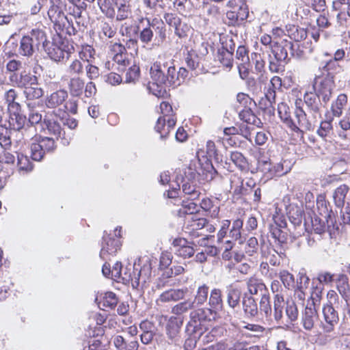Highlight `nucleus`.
Instances as JSON below:
<instances>
[{"label": "nucleus", "mask_w": 350, "mask_h": 350, "mask_svg": "<svg viewBox=\"0 0 350 350\" xmlns=\"http://www.w3.org/2000/svg\"><path fill=\"white\" fill-rule=\"evenodd\" d=\"M215 315L208 308H198L193 310L189 314V321L187 325V331L194 334V338L200 337L202 334V323L211 321Z\"/></svg>", "instance_id": "obj_8"}, {"label": "nucleus", "mask_w": 350, "mask_h": 350, "mask_svg": "<svg viewBox=\"0 0 350 350\" xmlns=\"http://www.w3.org/2000/svg\"><path fill=\"white\" fill-rule=\"evenodd\" d=\"M188 291H189L187 287L182 288H170L167 290L160 295L156 301L157 304L158 306H161L162 304L164 303L178 301L183 299Z\"/></svg>", "instance_id": "obj_21"}, {"label": "nucleus", "mask_w": 350, "mask_h": 350, "mask_svg": "<svg viewBox=\"0 0 350 350\" xmlns=\"http://www.w3.org/2000/svg\"><path fill=\"white\" fill-rule=\"evenodd\" d=\"M31 157L34 161H41L44 157L45 152L42 146L38 142H32L30 146Z\"/></svg>", "instance_id": "obj_57"}, {"label": "nucleus", "mask_w": 350, "mask_h": 350, "mask_svg": "<svg viewBox=\"0 0 350 350\" xmlns=\"http://www.w3.org/2000/svg\"><path fill=\"white\" fill-rule=\"evenodd\" d=\"M165 23L174 29V31L183 23L181 19L174 14L166 13L164 15Z\"/></svg>", "instance_id": "obj_64"}, {"label": "nucleus", "mask_w": 350, "mask_h": 350, "mask_svg": "<svg viewBox=\"0 0 350 350\" xmlns=\"http://www.w3.org/2000/svg\"><path fill=\"white\" fill-rule=\"evenodd\" d=\"M293 42L286 39L273 42L269 47L270 53L268 55L269 70L273 73L284 71L285 66L290 62L289 50Z\"/></svg>", "instance_id": "obj_2"}, {"label": "nucleus", "mask_w": 350, "mask_h": 350, "mask_svg": "<svg viewBox=\"0 0 350 350\" xmlns=\"http://www.w3.org/2000/svg\"><path fill=\"white\" fill-rule=\"evenodd\" d=\"M118 303V299L116 294L113 292H107L102 297V300L99 302V307H103V310L113 309Z\"/></svg>", "instance_id": "obj_38"}, {"label": "nucleus", "mask_w": 350, "mask_h": 350, "mask_svg": "<svg viewBox=\"0 0 350 350\" xmlns=\"http://www.w3.org/2000/svg\"><path fill=\"white\" fill-rule=\"evenodd\" d=\"M338 126L341 131L338 132L339 137L342 139H346L347 135L345 131L350 130V113L346 114L339 122Z\"/></svg>", "instance_id": "obj_63"}, {"label": "nucleus", "mask_w": 350, "mask_h": 350, "mask_svg": "<svg viewBox=\"0 0 350 350\" xmlns=\"http://www.w3.org/2000/svg\"><path fill=\"white\" fill-rule=\"evenodd\" d=\"M51 7L48 10V16L51 21L53 23V27L57 33L59 35L64 31L66 24L70 25L69 18L65 16L61 7L60 0H50Z\"/></svg>", "instance_id": "obj_10"}, {"label": "nucleus", "mask_w": 350, "mask_h": 350, "mask_svg": "<svg viewBox=\"0 0 350 350\" xmlns=\"http://www.w3.org/2000/svg\"><path fill=\"white\" fill-rule=\"evenodd\" d=\"M183 325V321L177 317H171L167 321L165 331L169 343H176L179 338V332Z\"/></svg>", "instance_id": "obj_23"}, {"label": "nucleus", "mask_w": 350, "mask_h": 350, "mask_svg": "<svg viewBox=\"0 0 350 350\" xmlns=\"http://www.w3.org/2000/svg\"><path fill=\"white\" fill-rule=\"evenodd\" d=\"M140 70L139 66L133 65L129 68L126 72L125 82L126 83H135L139 77Z\"/></svg>", "instance_id": "obj_61"}, {"label": "nucleus", "mask_w": 350, "mask_h": 350, "mask_svg": "<svg viewBox=\"0 0 350 350\" xmlns=\"http://www.w3.org/2000/svg\"><path fill=\"white\" fill-rule=\"evenodd\" d=\"M243 222L241 219H237L234 220L232 223V228L230 230V237L234 239H239V243H241V229L243 228Z\"/></svg>", "instance_id": "obj_56"}, {"label": "nucleus", "mask_w": 350, "mask_h": 350, "mask_svg": "<svg viewBox=\"0 0 350 350\" xmlns=\"http://www.w3.org/2000/svg\"><path fill=\"white\" fill-rule=\"evenodd\" d=\"M317 204L322 217L314 216L311 218L312 230L318 234H322L327 231L332 237L335 231L339 229L333 213L327 209L325 200H317Z\"/></svg>", "instance_id": "obj_3"}, {"label": "nucleus", "mask_w": 350, "mask_h": 350, "mask_svg": "<svg viewBox=\"0 0 350 350\" xmlns=\"http://www.w3.org/2000/svg\"><path fill=\"white\" fill-rule=\"evenodd\" d=\"M23 94L27 100H33L41 98L44 94V90L40 86L38 81H36V85L29 86L23 90Z\"/></svg>", "instance_id": "obj_41"}, {"label": "nucleus", "mask_w": 350, "mask_h": 350, "mask_svg": "<svg viewBox=\"0 0 350 350\" xmlns=\"http://www.w3.org/2000/svg\"><path fill=\"white\" fill-rule=\"evenodd\" d=\"M243 330L247 337L260 338L264 336L266 329L258 324L247 323L243 327Z\"/></svg>", "instance_id": "obj_33"}, {"label": "nucleus", "mask_w": 350, "mask_h": 350, "mask_svg": "<svg viewBox=\"0 0 350 350\" xmlns=\"http://www.w3.org/2000/svg\"><path fill=\"white\" fill-rule=\"evenodd\" d=\"M55 137H44L38 140V143L42 146L45 153L52 152L55 150Z\"/></svg>", "instance_id": "obj_58"}, {"label": "nucleus", "mask_w": 350, "mask_h": 350, "mask_svg": "<svg viewBox=\"0 0 350 350\" xmlns=\"http://www.w3.org/2000/svg\"><path fill=\"white\" fill-rule=\"evenodd\" d=\"M233 55L224 46L218 51V60L225 67L230 69L233 65Z\"/></svg>", "instance_id": "obj_45"}, {"label": "nucleus", "mask_w": 350, "mask_h": 350, "mask_svg": "<svg viewBox=\"0 0 350 350\" xmlns=\"http://www.w3.org/2000/svg\"><path fill=\"white\" fill-rule=\"evenodd\" d=\"M304 102L301 98L295 100V109L294 115L298 125L302 129V133L307 131H310L312 129V120L310 117L308 116V114L303 109V105Z\"/></svg>", "instance_id": "obj_17"}, {"label": "nucleus", "mask_w": 350, "mask_h": 350, "mask_svg": "<svg viewBox=\"0 0 350 350\" xmlns=\"http://www.w3.org/2000/svg\"><path fill=\"white\" fill-rule=\"evenodd\" d=\"M67 98V91L65 90H59L46 96L45 105L46 107L49 109H55L64 104Z\"/></svg>", "instance_id": "obj_26"}, {"label": "nucleus", "mask_w": 350, "mask_h": 350, "mask_svg": "<svg viewBox=\"0 0 350 350\" xmlns=\"http://www.w3.org/2000/svg\"><path fill=\"white\" fill-rule=\"evenodd\" d=\"M279 278L284 287L287 289H292L295 287V278L293 274L286 270H282L279 273Z\"/></svg>", "instance_id": "obj_55"}, {"label": "nucleus", "mask_w": 350, "mask_h": 350, "mask_svg": "<svg viewBox=\"0 0 350 350\" xmlns=\"http://www.w3.org/2000/svg\"><path fill=\"white\" fill-rule=\"evenodd\" d=\"M304 102L310 114V120H316L317 116L321 114L323 108L326 105L322 102V98L314 92H306L304 95Z\"/></svg>", "instance_id": "obj_12"}, {"label": "nucleus", "mask_w": 350, "mask_h": 350, "mask_svg": "<svg viewBox=\"0 0 350 350\" xmlns=\"http://www.w3.org/2000/svg\"><path fill=\"white\" fill-rule=\"evenodd\" d=\"M59 121V117H57L55 113H48L44 118L42 129L46 133L58 139L63 132Z\"/></svg>", "instance_id": "obj_14"}, {"label": "nucleus", "mask_w": 350, "mask_h": 350, "mask_svg": "<svg viewBox=\"0 0 350 350\" xmlns=\"http://www.w3.org/2000/svg\"><path fill=\"white\" fill-rule=\"evenodd\" d=\"M150 74L151 79L158 86H174L176 68L171 60L160 58L150 67Z\"/></svg>", "instance_id": "obj_4"}, {"label": "nucleus", "mask_w": 350, "mask_h": 350, "mask_svg": "<svg viewBox=\"0 0 350 350\" xmlns=\"http://www.w3.org/2000/svg\"><path fill=\"white\" fill-rule=\"evenodd\" d=\"M9 81L14 87L25 90L27 87L36 84L38 81L37 76L23 70L19 74H13L9 76Z\"/></svg>", "instance_id": "obj_15"}, {"label": "nucleus", "mask_w": 350, "mask_h": 350, "mask_svg": "<svg viewBox=\"0 0 350 350\" xmlns=\"http://www.w3.org/2000/svg\"><path fill=\"white\" fill-rule=\"evenodd\" d=\"M17 158V165L19 170H31L32 167L29 158L21 153L15 152Z\"/></svg>", "instance_id": "obj_62"}, {"label": "nucleus", "mask_w": 350, "mask_h": 350, "mask_svg": "<svg viewBox=\"0 0 350 350\" xmlns=\"http://www.w3.org/2000/svg\"><path fill=\"white\" fill-rule=\"evenodd\" d=\"M323 321L321 322V328L324 333L330 334L335 329L339 322L338 313L334 306L325 305L323 308Z\"/></svg>", "instance_id": "obj_11"}, {"label": "nucleus", "mask_w": 350, "mask_h": 350, "mask_svg": "<svg viewBox=\"0 0 350 350\" xmlns=\"http://www.w3.org/2000/svg\"><path fill=\"white\" fill-rule=\"evenodd\" d=\"M85 66L79 59L72 60L67 68L66 72L70 77H81L83 74Z\"/></svg>", "instance_id": "obj_47"}, {"label": "nucleus", "mask_w": 350, "mask_h": 350, "mask_svg": "<svg viewBox=\"0 0 350 350\" xmlns=\"http://www.w3.org/2000/svg\"><path fill=\"white\" fill-rule=\"evenodd\" d=\"M118 8L116 20L123 21L127 18L130 14L129 5L126 0H114Z\"/></svg>", "instance_id": "obj_43"}, {"label": "nucleus", "mask_w": 350, "mask_h": 350, "mask_svg": "<svg viewBox=\"0 0 350 350\" xmlns=\"http://www.w3.org/2000/svg\"><path fill=\"white\" fill-rule=\"evenodd\" d=\"M94 54V50L90 46L85 47L81 52L79 53V57L85 64V69L86 71L87 77L90 80H94L99 77L100 70L99 68L92 64L89 58H92Z\"/></svg>", "instance_id": "obj_16"}, {"label": "nucleus", "mask_w": 350, "mask_h": 350, "mask_svg": "<svg viewBox=\"0 0 350 350\" xmlns=\"http://www.w3.org/2000/svg\"><path fill=\"white\" fill-rule=\"evenodd\" d=\"M113 67L117 66L116 68L119 71L124 70L126 66L129 64L127 54L113 55Z\"/></svg>", "instance_id": "obj_59"}, {"label": "nucleus", "mask_w": 350, "mask_h": 350, "mask_svg": "<svg viewBox=\"0 0 350 350\" xmlns=\"http://www.w3.org/2000/svg\"><path fill=\"white\" fill-rule=\"evenodd\" d=\"M194 302L191 299L181 301L172 308V313L180 316L194 308Z\"/></svg>", "instance_id": "obj_46"}, {"label": "nucleus", "mask_w": 350, "mask_h": 350, "mask_svg": "<svg viewBox=\"0 0 350 350\" xmlns=\"http://www.w3.org/2000/svg\"><path fill=\"white\" fill-rule=\"evenodd\" d=\"M335 88V80L317 75L312 82V90L320 98L322 102L327 105L332 97Z\"/></svg>", "instance_id": "obj_9"}, {"label": "nucleus", "mask_w": 350, "mask_h": 350, "mask_svg": "<svg viewBox=\"0 0 350 350\" xmlns=\"http://www.w3.org/2000/svg\"><path fill=\"white\" fill-rule=\"evenodd\" d=\"M103 243L100 252V256L103 259L107 258V255H114L120 248V243L118 239L111 238L109 236L104 235Z\"/></svg>", "instance_id": "obj_24"}, {"label": "nucleus", "mask_w": 350, "mask_h": 350, "mask_svg": "<svg viewBox=\"0 0 350 350\" xmlns=\"http://www.w3.org/2000/svg\"><path fill=\"white\" fill-rule=\"evenodd\" d=\"M11 146V130L3 124L0 127V148H10Z\"/></svg>", "instance_id": "obj_48"}, {"label": "nucleus", "mask_w": 350, "mask_h": 350, "mask_svg": "<svg viewBox=\"0 0 350 350\" xmlns=\"http://www.w3.org/2000/svg\"><path fill=\"white\" fill-rule=\"evenodd\" d=\"M209 291V287L203 284L198 287L196 294L195 295L194 299L191 301L194 302V305L202 306L203 305L208 299V295Z\"/></svg>", "instance_id": "obj_44"}, {"label": "nucleus", "mask_w": 350, "mask_h": 350, "mask_svg": "<svg viewBox=\"0 0 350 350\" xmlns=\"http://www.w3.org/2000/svg\"><path fill=\"white\" fill-rule=\"evenodd\" d=\"M74 20L75 23L72 18L69 19L70 25H68V27H66V33L70 36L75 35L78 31H83L86 27L87 21L83 15L75 18Z\"/></svg>", "instance_id": "obj_34"}, {"label": "nucleus", "mask_w": 350, "mask_h": 350, "mask_svg": "<svg viewBox=\"0 0 350 350\" xmlns=\"http://www.w3.org/2000/svg\"><path fill=\"white\" fill-rule=\"evenodd\" d=\"M198 172L196 168L195 163H190L184 168L183 174H180V177H177V185L180 188L179 180L193 181L198 176Z\"/></svg>", "instance_id": "obj_42"}, {"label": "nucleus", "mask_w": 350, "mask_h": 350, "mask_svg": "<svg viewBox=\"0 0 350 350\" xmlns=\"http://www.w3.org/2000/svg\"><path fill=\"white\" fill-rule=\"evenodd\" d=\"M230 160L241 172H247L249 170V163L243 154L238 151L231 152Z\"/></svg>", "instance_id": "obj_35"}, {"label": "nucleus", "mask_w": 350, "mask_h": 350, "mask_svg": "<svg viewBox=\"0 0 350 350\" xmlns=\"http://www.w3.org/2000/svg\"><path fill=\"white\" fill-rule=\"evenodd\" d=\"M337 288L342 297L347 302V299L349 297V286L346 275L341 274L338 276Z\"/></svg>", "instance_id": "obj_50"}, {"label": "nucleus", "mask_w": 350, "mask_h": 350, "mask_svg": "<svg viewBox=\"0 0 350 350\" xmlns=\"http://www.w3.org/2000/svg\"><path fill=\"white\" fill-rule=\"evenodd\" d=\"M266 260L272 266H279L281 262V255L273 248H268L263 253Z\"/></svg>", "instance_id": "obj_51"}, {"label": "nucleus", "mask_w": 350, "mask_h": 350, "mask_svg": "<svg viewBox=\"0 0 350 350\" xmlns=\"http://www.w3.org/2000/svg\"><path fill=\"white\" fill-rule=\"evenodd\" d=\"M349 187L347 185H341L337 187L333 194L334 203L338 208H342L349 201Z\"/></svg>", "instance_id": "obj_30"}, {"label": "nucleus", "mask_w": 350, "mask_h": 350, "mask_svg": "<svg viewBox=\"0 0 350 350\" xmlns=\"http://www.w3.org/2000/svg\"><path fill=\"white\" fill-rule=\"evenodd\" d=\"M98 6L101 12L106 15L107 17L113 18L116 12L114 8L111 6L109 0H96Z\"/></svg>", "instance_id": "obj_54"}, {"label": "nucleus", "mask_w": 350, "mask_h": 350, "mask_svg": "<svg viewBox=\"0 0 350 350\" xmlns=\"http://www.w3.org/2000/svg\"><path fill=\"white\" fill-rule=\"evenodd\" d=\"M282 286L278 280H273L271 282V289L276 294L273 297V317L278 323H283V310L284 307V299L282 295L279 293Z\"/></svg>", "instance_id": "obj_13"}, {"label": "nucleus", "mask_w": 350, "mask_h": 350, "mask_svg": "<svg viewBox=\"0 0 350 350\" xmlns=\"http://www.w3.org/2000/svg\"><path fill=\"white\" fill-rule=\"evenodd\" d=\"M28 124L26 116L21 113L10 115V126L16 131H20Z\"/></svg>", "instance_id": "obj_39"}, {"label": "nucleus", "mask_w": 350, "mask_h": 350, "mask_svg": "<svg viewBox=\"0 0 350 350\" xmlns=\"http://www.w3.org/2000/svg\"><path fill=\"white\" fill-rule=\"evenodd\" d=\"M122 264L116 262L111 269V278L113 280L122 279L131 283L133 288H137L140 284L143 286L151 275V267L149 263L137 267L135 264L133 268L126 267L124 273L122 272Z\"/></svg>", "instance_id": "obj_1"}, {"label": "nucleus", "mask_w": 350, "mask_h": 350, "mask_svg": "<svg viewBox=\"0 0 350 350\" xmlns=\"http://www.w3.org/2000/svg\"><path fill=\"white\" fill-rule=\"evenodd\" d=\"M347 96L345 94H340L337 98L332 103L331 111L335 117H340L343 112V108L347 103Z\"/></svg>", "instance_id": "obj_37"}, {"label": "nucleus", "mask_w": 350, "mask_h": 350, "mask_svg": "<svg viewBox=\"0 0 350 350\" xmlns=\"http://www.w3.org/2000/svg\"><path fill=\"white\" fill-rule=\"evenodd\" d=\"M85 81L81 77H70L68 88L72 96H80L83 92Z\"/></svg>", "instance_id": "obj_31"}, {"label": "nucleus", "mask_w": 350, "mask_h": 350, "mask_svg": "<svg viewBox=\"0 0 350 350\" xmlns=\"http://www.w3.org/2000/svg\"><path fill=\"white\" fill-rule=\"evenodd\" d=\"M284 305H286V315L289 321L293 322L297 320L298 309L295 303L293 300H287L286 302L284 301Z\"/></svg>", "instance_id": "obj_52"}, {"label": "nucleus", "mask_w": 350, "mask_h": 350, "mask_svg": "<svg viewBox=\"0 0 350 350\" xmlns=\"http://www.w3.org/2000/svg\"><path fill=\"white\" fill-rule=\"evenodd\" d=\"M319 69L321 70L320 75L334 80H335L336 75L342 70V66H340L338 62L331 59L327 61Z\"/></svg>", "instance_id": "obj_29"}, {"label": "nucleus", "mask_w": 350, "mask_h": 350, "mask_svg": "<svg viewBox=\"0 0 350 350\" xmlns=\"http://www.w3.org/2000/svg\"><path fill=\"white\" fill-rule=\"evenodd\" d=\"M247 288L250 295H257L262 297L269 294L268 289L263 282L254 277L249 278L246 282Z\"/></svg>", "instance_id": "obj_25"}, {"label": "nucleus", "mask_w": 350, "mask_h": 350, "mask_svg": "<svg viewBox=\"0 0 350 350\" xmlns=\"http://www.w3.org/2000/svg\"><path fill=\"white\" fill-rule=\"evenodd\" d=\"M183 191L185 195L188 196V198L191 200L198 199L200 195V191L197 189L196 185H193V181H184L181 180Z\"/></svg>", "instance_id": "obj_40"}, {"label": "nucleus", "mask_w": 350, "mask_h": 350, "mask_svg": "<svg viewBox=\"0 0 350 350\" xmlns=\"http://www.w3.org/2000/svg\"><path fill=\"white\" fill-rule=\"evenodd\" d=\"M278 112L281 120L289 128L291 131L300 133L303 135L302 129L298 125V122L293 121L291 116V111L289 107L286 103L281 102L278 105Z\"/></svg>", "instance_id": "obj_20"}, {"label": "nucleus", "mask_w": 350, "mask_h": 350, "mask_svg": "<svg viewBox=\"0 0 350 350\" xmlns=\"http://www.w3.org/2000/svg\"><path fill=\"white\" fill-rule=\"evenodd\" d=\"M46 34L40 29H33L27 35L23 36L20 40L18 53L27 58L31 57L39 51L40 48H44Z\"/></svg>", "instance_id": "obj_5"}, {"label": "nucleus", "mask_w": 350, "mask_h": 350, "mask_svg": "<svg viewBox=\"0 0 350 350\" xmlns=\"http://www.w3.org/2000/svg\"><path fill=\"white\" fill-rule=\"evenodd\" d=\"M271 237L279 243H284L287 240V233L280 228L277 225L272 226L271 228Z\"/></svg>", "instance_id": "obj_60"}, {"label": "nucleus", "mask_w": 350, "mask_h": 350, "mask_svg": "<svg viewBox=\"0 0 350 350\" xmlns=\"http://www.w3.org/2000/svg\"><path fill=\"white\" fill-rule=\"evenodd\" d=\"M44 45V51L49 58L55 62H66L74 52V47L69 44L68 41L62 40L60 37L57 40L53 39L52 42L46 38Z\"/></svg>", "instance_id": "obj_6"}, {"label": "nucleus", "mask_w": 350, "mask_h": 350, "mask_svg": "<svg viewBox=\"0 0 350 350\" xmlns=\"http://www.w3.org/2000/svg\"><path fill=\"white\" fill-rule=\"evenodd\" d=\"M241 296V289L233 285H230L227 288V303L231 308H235L239 305Z\"/></svg>", "instance_id": "obj_32"}, {"label": "nucleus", "mask_w": 350, "mask_h": 350, "mask_svg": "<svg viewBox=\"0 0 350 350\" xmlns=\"http://www.w3.org/2000/svg\"><path fill=\"white\" fill-rule=\"evenodd\" d=\"M138 29L142 27L139 33L140 41L144 44H148L151 42L154 33L153 29L158 30L160 38L163 40L165 38V28L162 21L158 18H153L151 21L148 18H142L139 20Z\"/></svg>", "instance_id": "obj_7"}, {"label": "nucleus", "mask_w": 350, "mask_h": 350, "mask_svg": "<svg viewBox=\"0 0 350 350\" xmlns=\"http://www.w3.org/2000/svg\"><path fill=\"white\" fill-rule=\"evenodd\" d=\"M239 116L243 122L260 127V120L254 113L250 108H245L239 112Z\"/></svg>", "instance_id": "obj_36"}, {"label": "nucleus", "mask_w": 350, "mask_h": 350, "mask_svg": "<svg viewBox=\"0 0 350 350\" xmlns=\"http://www.w3.org/2000/svg\"><path fill=\"white\" fill-rule=\"evenodd\" d=\"M290 57L299 59H305L307 56V47L299 42H293V46L289 50Z\"/></svg>", "instance_id": "obj_49"}, {"label": "nucleus", "mask_w": 350, "mask_h": 350, "mask_svg": "<svg viewBox=\"0 0 350 350\" xmlns=\"http://www.w3.org/2000/svg\"><path fill=\"white\" fill-rule=\"evenodd\" d=\"M242 306L245 315L248 318H254L257 316L258 310L254 298L247 294H244L242 299Z\"/></svg>", "instance_id": "obj_28"}, {"label": "nucleus", "mask_w": 350, "mask_h": 350, "mask_svg": "<svg viewBox=\"0 0 350 350\" xmlns=\"http://www.w3.org/2000/svg\"><path fill=\"white\" fill-rule=\"evenodd\" d=\"M192 223L191 224V230L186 231L193 237H198L200 236L198 230L203 228L208 223L207 219L205 218H197L194 219L192 217Z\"/></svg>", "instance_id": "obj_53"}, {"label": "nucleus", "mask_w": 350, "mask_h": 350, "mask_svg": "<svg viewBox=\"0 0 350 350\" xmlns=\"http://www.w3.org/2000/svg\"><path fill=\"white\" fill-rule=\"evenodd\" d=\"M208 308L215 315L223 308L222 292L219 288H214L211 291Z\"/></svg>", "instance_id": "obj_27"}, {"label": "nucleus", "mask_w": 350, "mask_h": 350, "mask_svg": "<svg viewBox=\"0 0 350 350\" xmlns=\"http://www.w3.org/2000/svg\"><path fill=\"white\" fill-rule=\"evenodd\" d=\"M333 8L338 11L336 18L340 26H345L350 23V0H335Z\"/></svg>", "instance_id": "obj_19"}, {"label": "nucleus", "mask_w": 350, "mask_h": 350, "mask_svg": "<svg viewBox=\"0 0 350 350\" xmlns=\"http://www.w3.org/2000/svg\"><path fill=\"white\" fill-rule=\"evenodd\" d=\"M318 318L319 315L315 306L308 302L301 316V322L304 328L307 331L312 330Z\"/></svg>", "instance_id": "obj_22"}, {"label": "nucleus", "mask_w": 350, "mask_h": 350, "mask_svg": "<svg viewBox=\"0 0 350 350\" xmlns=\"http://www.w3.org/2000/svg\"><path fill=\"white\" fill-rule=\"evenodd\" d=\"M193 242H189L184 238H176L172 242L176 255L183 258H191L195 253Z\"/></svg>", "instance_id": "obj_18"}]
</instances>
